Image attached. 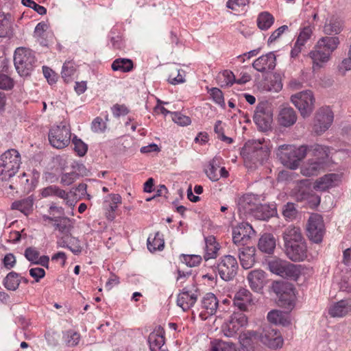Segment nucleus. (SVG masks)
Returning a JSON list of instances; mask_svg holds the SVG:
<instances>
[{"instance_id":"f257e3e1","label":"nucleus","mask_w":351,"mask_h":351,"mask_svg":"<svg viewBox=\"0 0 351 351\" xmlns=\"http://www.w3.org/2000/svg\"><path fill=\"white\" fill-rule=\"evenodd\" d=\"M306 146L295 147L293 145H282L278 147L277 156L280 162L290 169H296L306 157Z\"/></svg>"},{"instance_id":"f03ea898","label":"nucleus","mask_w":351,"mask_h":351,"mask_svg":"<svg viewBox=\"0 0 351 351\" xmlns=\"http://www.w3.org/2000/svg\"><path fill=\"white\" fill-rule=\"evenodd\" d=\"M21 155L14 149L5 151L0 156V180H8L19 171L21 163Z\"/></svg>"},{"instance_id":"7ed1b4c3","label":"nucleus","mask_w":351,"mask_h":351,"mask_svg":"<svg viewBox=\"0 0 351 351\" xmlns=\"http://www.w3.org/2000/svg\"><path fill=\"white\" fill-rule=\"evenodd\" d=\"M35 62L34 53L30 49L19 47L15 50L14 63L15 69L20 76H28L33 71Z\"/></svg>"},{"instance_id":"20e7f679","label":"nucleus","mask_w":351,"mask_h":351,"mask_svg":"<svg viewBox=\"0 0 351 351\" xmlns=\"http://www.w3.org/2000/svg\"><path fill=\"white\" fill-rule=\"evenodd\" d=\"M291 101L303 118L308 117L314 110L315 99L311 90H306L295 93L291 95Z\"/></svg>"},{"instance_id":"39448f33","label":"nucleus","mask_w":351,"mask_h":351,"mask_svg":"<svg viewBox=\"0 0 351 351\" xmlns=\"http://www.w3.org/2000/svg\"><path fill=\"white\" fill-rule=\"evenodd\" d=\"M71 129L64 123L52 127L49 132V141L50 144L57 149H62L66 147L71 141Z\"/></svg>"},{"instance_id":"423d86ee","label":"nucleus","mask_w":351,"mask_h":351,"mask_svg":"<svg viewBox=\"0 0 351 351\" xmlns=\"http://www.w3.org/2000/svg\"><path fill=\"white\" fill-rule=\"evenodd\" d=\"M254 121L261 130H268L273 122V108L271 104L267 101L259 103L254 112Z\"/></svg>"},{"instance_id":"0eeeda50","label":"nucleus","mask_w":351,"mask_h":351,"mask_svg":"<svg viewBox=\"0 0 351 351\" xmlns=\"http://www.w3.org/2000/svg\"><path fill=\"white\" fill-rule=\"evenodd\" d=\"M269 269L271 272L282 278H289L296 280L300 271L296 265L281 259H274L269 262Z\"/></svg>"},{"instance_id":"6e6552de","label":"nucleus","mask_w":351,"mask_h":351,"mask_svg":"<svg viewBox=\"0 0 351 351\" xmlns=\"http://www.w3.org/2000/svg\"><path fill=\"white\" fill-rule=\"evenodd\" d=\"M334 115L328 106L319 108L315 114L313 131L317 135H321L329 129L333 122Z\"/></svg>"},{"instance_id":"1a4fd4ad","label":"nucleus","mask_w":351,"mask_h":351,"mask_svg":"<svg viewBox=\"0 0 351 351\" xmlns=\"http://www.w3.org/2000/svg\"><path fill=\"white\" fill-rule=\"evenodd\" d=\"M239 265L236 258L226 255L220 258L217 269L221 279L225 281L232 280L237 274Z\"/></svg>"},{"instance_id":"9d476101","label":"nucleus","mask_w":351,"mask_h":351,"mask_svg":"<svg viewBox=\"0 0 351 351\" xmlns=\"http://www.w3.org/2000/svg\"><path fill=\"white\" fill-rule=\"evenodd\" d=\"M247 317L242 311L234 312L223 324L221 330L227 337H234L239 330L247 324Z\"/></svg>"},{"instance_id":"9b49d317","label":"nucleus","mask_w":351,"mask_h":351,"mask_svg":"<svg viewBox=\"0 0 351 351\" xmlns=\"http://www.w3.org/2000/svg\"><path fill=\"white\" fill-rule=\"evenodd\" d=\"M307 235L313 242L319 243L322 241L325 233L324 221L319 214H312L306 225Z\"/></svg>"},{"instance_id":"f8f14e48","label":"nucleus","mask_w":351,"mask_h":351,"mask_svg":"<svg viewBox=\"0 0 351 351\" xmlns=\"http://www.w3.org/2000/svg\"><path fill=\"white\" fill-rule=\"evenodd\" d=\"M272 290L276 293L282 305L291 306L295 300L294 288L292 285L281 282H274Z\"/></svg>"},{"instance_id":"ddd939ff","label":"nucleus","mask_w":351,"mask_h":351,"mask_svg":"<svg viewBox=\"0 0 351 351\" xmlns=\"http://www.w3.org/2000/svg\"><path fill=\"white\" fill-rule=\"evenodd\" d=\"M260 341L267 346L276 349L283 345V339L280 332L274 327L265 325L259 333Z\"/></svg>"},{"instance_id":"4468645a","label":"nucleus","mask_w":351,"mask_h":351,"mask_svg":"<svg viewBox=\"0 0 351 351\" xmlns=\"http://www.w3.org/2000/svg\"><path fill=\"white\" fill-rule=\"evenodd\" d=\"M247 149L248 153L247 156L245 159V162H247V160H250L254 164L257 162L262 163L269 155L268 147L266 145L263 146L262 142L260 140L254 141L252 146H247Z\"/></svg>"},{"instance_id":"2eb2a0df","label":"nucleus","mask_w":351,"mask_h":351,"mask_svg":"<svg viewBox=\"0 0 351 351\" xmlns=\"http://www.w3.org/2000/svg\"><path fill=\"white\" fill-rule=\"evenodd\" d=\"M254 231L249 223H241L232 230V241L238 247H245Z\"/></svg>"},{"instance_id":"dca6fc26","label":"nucleus","mask_w":351,"mask_h":351,"mask_svg":"<svg viewBox=\"0 0 351 351\" xmlns=\"http://www.w3.org/2000/svg\"><path fill=\"white\" fill-rule=\"evenodd\" d=\"M44 222H54L53 226L62 236H71V232L73 228V220L66 217H49L42 216Z\"/></svg>"},{"instance_id":"f3484780","label":"nucleus","mask_w":351,"mask_h":351,"mask_svg":"<svg viewBox=\"0 0 351 351\" xmlns=\"http://www.w3.org/2000/svg\"><path fill=\"white\" fill-rule=\"evenodd\" d=\"M285 247L287 257L293 261H302L307 257V247L304 241Z\"/></svg>"},{"instance_id":"a211bd4d","label":"nucleus","mask_w":351,"mask_h":351,"mask_svg":"<svg viewBox=\"0 0 351 351\" xmlns=\"http://www.w3.org/2000/svg\"><path fill=\"white\" fill-rule=\"evenodd\" d=\"M252 66L261 73L273 70L276 66V56L273 52L261 56L254 61Z\"/></svg>"},{"instance_id":"6ab92c4d","label":"nucleus","mask_w":351,"mask_h":351,"mask_svg":"<svg viewBox=\"0 0 351 351\" xmlns=\"http://www.w3.org/2000/svg\"><path fill=\"white\" fill-rule=\"evenodd\" d=\"M238 256L240 263L244 269H248L254 265L256 248L254 247H238Z\"/></svg>"},{"instance_id":"aec40b11","label":"nucleus","mask_w":351,"mask_h":351,"mask_svg":"<svg viewBox=\"0 0 351 351\" xmlns=\"http://www.w3.org/2000/svg\"><path fill=\"white\" fill-rule=\"evenodd\" d=\"M237 202L239 210L243 214H247L256 208L259 204V199L257 195L245 194L239 197Z\"/></svg>"},{"instance_id":"412c9836","label":"nucleus","mask_w":351,"mask_h":351,"mask_svg":"<svg viewBox=\"0 0 351 351\" xmlns=\"http://www.w3.org/2000/svg\"><path fill=\"white\" fill-rule=\"evenodd\" d=\"M295 199L298 202H305L311 208H315L320 203V197L310 188L300 189L295 193Z\"/></svg>"},{"instance_id":"4be33fe9","label":"nucleus","mask_w":351,"mask_h":351,"mask_svg":"<svg viewBox=\"0 0 351 351\" xmlns=\"http://www.w3.org/2000/svg\"><path fill=\"white\" fill-rule=\"evenodd\" d=\"M197 299V294L196 291H188L184 289L178 295L177 304L184 311H186L195 304Z\"/></svg>"},{"instance_id":"5701e85b","label":"nucleus","mask_w":351,"mask_h":351,"mask_svg":"<svg viewBox=\"0 0 351 351\" xmlns=\"http://www.w3.org/2000/svg\"><path fill=\"white\" fill-rule=\"evenodd\" d=\"M121 197L119 194L111 193L107 195L104 202V207L106 210V217L112 221L115 218L114 212L118 205L121 204Z\"/></svg>"},{"instance_id":"b1692460","label":"nucleus","mask_w":351,"mask_h":351,"mask_svg":"<svg viewBox=\"0 0 351 351\" xmlns=\"http://www.w3.org/2000/svg\"><path fill=\"white\" fill-rule=\"evenodd\" d=\"M297 114L290 106L282 107L278 113V122L283 127H290L297 121Z\"/></svg>"},{"instance_id":"393cba45","label":"nucleus","mask_w":351,"mask_h":351,"mask_svg":"<svg viewBox=\"0 0 351 351\" xmlns=\"http://www.w3.org/2000/svg\"><path fill=\"white\" fill-rule=\"evenodd\" d=\"M252 302V295L249 290L241 288L234 295V304L241 311L247 310V307Z\"/></svg>"},{"instance_id":"a878e982","label":"nucleus","mask_w":351,"mask_h":351,"mask_svg":"<svg viewBox=\"0 0 351 351\" xmlns=\"http://www.w3.org/2000/svg\"><path fill=\"white\" fill-rule=\"evenodd\" d=\"M247 279L251 289L256 292H258L264 287L265 273L261 269H255L248 274Z\"/></svg>"},{"instance_id":"bb28decb","label":"nucleus","mask_w":351,"mask_h":351,"mask_svg":"<svg viewBox=\"0 0 351 351\" xmlns=\"http://www.w3.org/2000/svg\"><path fill=\"white\" fill-rule=\"evenodd\" d=\"M285 246L304 241L299 227L289 226L283 232Z\"/></svg>"},{"instance_id":"cd10ccee","label":"nucleus","mask_w":351,"mask_h":351,"mask_svg":"<svg viewBox=\"0 0 351 351\" xmlns=\"http://www.w3.org/2000/svg\"><path fill=\"white\" fill-rule=\"evenodd\" d=\"M329 314L333 317H341L351 313V300H341L329 308Z\"/></svg>"},{"instance_id":"c85d7f7f","label":"nucleus","mask_w":351,"mask_h":351,"mask_svg":"<svg viewBox=\"0 0 351 351\" xmlns=\"http://www.w3.org/2000/svg\"><path fill=\"white\" fill-rule=\"evenodd\" d=\"M309 57L313 61V67L315 69L320 68L324 63L328 62L331 55L324 49L318 48L316 43L313 49L309 53Z\"/></svg>"},{"instance_id":"c756f323","label":"nucleus","mask_w":351,"mask_h":351,"mask_svg":"<svg viewBox=\"0 0 351 351\" xmlns=\"http://www.w3.org/2000/svg\"><path fill=\"white\" fill-rule=\"evenodd\" d=\"M316 43L318 48L322 49L332 55L340 45V40L336 36H330L326 35L321 37Z\"/></svg>"},{"instance_id":"7c9ffc66","label":"nucleus","mask_w":351,"mask_h":351,"mask_svg":"<svg viewBox=\"0 0 351 351\" xmlns=\"http://www.w3.org/2000/svg\"><path fill=\"white\" fill-rule=\"evenodd\" d=\"M325 166L324 161L309 159L302 167L301 173L308 177L317 176L324 169Z\"/></svg>"},{"instance_id":"2f4dec72","label":"nucleus","mask_w":351,"mask_h":351,"mask_svg":"<svg viewBox=\"0 0 351 351\" xmlns=\"http://www.w3.org/2000/svg\"><path fill=\"white\" fill-rule=\"evenodd\" d=\"M340 181L338 174L330 173L318 179L314 186V189L319 191H326L328 189L337 185Z\"/></svg>"},{"instance_id":"473e14b6","label":"nucleus","mask_w":351,"mask_h":351,"mask_svg":"<svg viewBox=\"0 0 351 351\" xmlns=\"http://www.w3.org/2000/svg\"><path fill=\"white\" fill-rule=\"evenodd\" d=\"M220 249V246L217 243L216 239L214 237L210 236L205 239V253L204 258L206 261L209 259L215 258L218 255V251Z\"/></svg>"},{"instance_id":"72a5a7b5","label":"nucleus","mask_w":351,"mask_h":351,"mask_svg":"<svg viewBox=\"0 0 351 351\" xmlns=\"http://www.w3.org/2000/svg\"><path fill=\"white\" fill-rule=\"evenodd\" d=\"M258 247L261 251L271 254L276 247V239L271 234L265 233L259 239Z\"/></svg>"},{"instance_id":"f704fd0d","label":"nucleus","mask_w":351,"mask_h":351,"mask_svg":"<svg viewBox=\"0 0 351 351\" xmlns=\"http://www.w3.org/2000/svg\"><path fill=\"white\" fill-rule=\"evenodd\" d=\"M267 319L271 323L280 324L283 326H287L290 324L289 314L278 310H273L269 312Z\"/></svg>"},{"instance_id":"c9c22d12","label":"nucleus","mask_w":351,"mask_h":351,"mask_svg":"<svg viewBox=\"0 0 351 351\" xmlns=\"http://www.w3.org/2000/svg\"><path fill=\"white\" fill-rule=\"evenodd\" d=\"M151 351H168L165 346V338L161 333L152 332L148 337Z\"/></svg>"},{"instance_id":"e433bc0d","label":"nucleus","mask_w":351,"mask_h":351,"mask_svg":"<svg viewBox=\"0 0 351 351\" xmlns=\"http://www.w3.org/2000/svg\"><path fill=\"white\" fill-rule=\"evenodd\" d=\"M342 29L343 25L341 21L335 17L326 21L323 27V32L327 36L337 35L341 32Z\"/></svg>"},{"instance_id":"4c0bfd02","label":"nucleus","mask_w":351,"mask_h":351,"mask_svg":"<svg viewBox=\"0 0 351 351\" xmlns=\"http://www.w3.org/2000/svg\"><path fill=\"white\" fill-rule=\"evenodd\" d=\"M202 306L208 315H213L218 307V300L212 293H206L202 300Z\"/></svg>"},{"instance_id":"58836bf2","label":"nucleus","mask_w":351,"mask_h":351,"mask_svg":"<svg viewBox=\"0 0 351 351\" xmlns=\"http://www.w3.org/2000/svg\"><path fill=\"white\" fill-rule=\"evenodd\" d=\"M239 339L242 347L247 348L251 346L254 341L260 340L259 333L254 330H247L239 335Z\"/></svg>"},{"instance_id":"ea45409f","label":"nucleus","mask_w":351,"mask_h":351,"mask_svg":"<svg viewBox=\"0 0 351 351\" xmlns=\"http://www.w3.org/2000/svg\"><path fill=\"white\" fill-rule=\"evenodd\" d=\"M164 245L162 235L159 232H157L153 237L150 235L147 239V248L152 252L162 250L164 248Z\"/></svg>"},{"instance_id":"a19ab883","label":"nucleus","mask_w":351,"mask_h":351,"mask_svg":"<svg viewBox=\"0 0 351 351\" xmlns=\"http://www.w3.org/2000/svg\"><path fill=\"white\" fill-rule=\"evenodd\" d=\"M111 67L113 71L126 73L132 70L133 62L130 59L118 58L113 61Z\"/></svg>"},{"instance_id":"79ce46f5","label":"nucleus","mask_w":351,"mask_h":351,"mask_svg":"<svg viewBox=\"0 0 351 351\" xmlns=\"http://www.w3.org/2000/svg\"><path fill=\"white\" fill-rule=\"evenodd\" d=\"M312 151L315 157L314 159L324 161L326 165L330 154L329 147L321 145H315L312 147Z\"/></svg>"},{"instance_id":"37998d69","label":"nucleus","mask_w":351,"mask_h":351,"mask_svg":"<svg viewBox=\"0 0 351 351\" xmlns=\"http://www.w3.org/2000/svg\"><path fill=\"white\" fill-rule=\"evenodd\" d=\"M20 278L18 274L14 271L10 272L3 280L5 287L11 291H15L20 285Z\"/></svg>"},{"instance_id":"c03bdc74","label":"nucleus","mask_w":351,"mask_h":351,"mask_svg":"<svg viewBox=\"0 0 351 351\" xmlns=\"http://www.w3.org/2000/svg\"><path fill=\"white\" fill-rule=\"evenodd\" d=\"M33 204V199L31 197H27L22 200L13 202L12 204V208L19 210L25 215H27L29 211L32 209Z\"/></svg>"},{"instance_id":"a18cd8bd","label":"nucleus","mask_w":351,"mask_h":351,"mask_svg":"<svg viewBox=\"0 0 351 351\" xmlns=\"http://www.w3.org/2000/svg\"><path fill=\"white\" fill-rule=\"evenodd\" d=\"M273 16L267 12L261 13L257 19L258 27L262 30L269 29L274 23Z\"/></svg>"},{"instance_id":"49530a36","label":"nucleus","mask_w":351,"mask_h":351,"mask_svg":"<svg viewBox=\"0 0 351 351\" xmlns=\"http://www.w3.org/2000/svg\"><path fill=\"white\" fill-rule=\"evenodd\" d=\"M43 197L57 196L58 197H66V192L56 185H51L43 189L40 191Z\"/></svg>"},{"instance_id":"de8ad7c7","label":"nucleus","mask_w":351,"mask_h":351,"mask_svg":"<svg viewBox=\"0 0 351 351\" xmlns=\"http://www.w3.org/2000/svg\"><path fill=\"white\" fill-rule=\"evenodd\" d=\"M217 79L221 86H231L236 82L234 73L229 70H225L219 74Z\"/></svg>"},{"instance_id":"09e8293b","label":"nucleus","mask_w":351,"mask_h":351,"mask_svg":"<svg viewBox=\"0 0 351 351\" xmlns=\"http://www.w3.org/2000/svg\"><path fill=\"white\" fill-rule=\"evenodd\" d=\"M212 350L213 351H237L234 343L221 340H216L213 342Z\"/></svg>"},{"instance_id":"8fccbe9b","label":"nucleus","mask_w":351,"mask_h":351,"mask_svg":"<svg viewBox=\"0 0 351 351\" xmlns=\"http://www.w3.org/2000/svg\"><path fill=\"white\" fill-rule=\"evenodd\" d=\"M314 27L311 25H306L301 28L296 42L303 45L309 40L313 34Z\"/></svg>"},{"instance_id":"3c124183","label":"nucleus","mask_w":351,"mask_h":351,"mask_svg":"<svg viewBox=\"0 0 351 351\" xmlns=\"http://www.w3.org/2000/svg\"><path fill=\"white\" fill-rule=\"evenodd\" d=\"M219 165L215 159H213L208 165V168L206 170V173L208 178L212 181H217L219 180L220 176L217 173Z\"/></svg>"},{"instance_id":"603ef678","label":"nucleus","mask_w":351,"mask_h":351,"mask_svg":"<svg viewBox=\"0 0 351 351\" xmlns=\"http://www.w3.org/2000/svg\"><path fill=\"white\" fill-rule=\"evenodd\" d=\"M181 261L190 267L198 265L202 261V257L199 255L195 254H182Z\"/></svg>"},{"instance_id":"864d4df0","label":"nucleus","mask_w":351,"mask_h":351,"mask_svg":"<svg viewBox=\"0 0 351 351\" xmlns=\"http://www.w3.org/2000/svg\"><path fill=\"white\" fill-rule=\"evenodd\" d=\"M75 69L74 64L71 62H65L63 64L62 70V77L64 82H69L71 80L72 75L75 73Z\"/></svg>"},{"instance_id":"5fc2aeb1","label":"nucleus","mask_w":351,"mask_h":351,"mask_svg":"<svg viewBox=\"0 0 351 351\" xmlns=\"http://www.w3.org/2000/svg\"><path fill=\"white\" fill-rule=\"evenodd\" d=\"M282 215L287 220H293L297 215V210L293 203H287L284 206Z\"/></svg>"},{"instance_id":"6e6d98bb","label":"nucleus","mask_w":351,"mask_h":351,"mask_svg":"<svg viewBox=\"0 0 351 351\" xmlns=\"http://www.w3.org/2000/svg\"><path fill=\"white\" fill-rule=\"evenodd\" d=\"M72 143L74 145V150L80 156H83L87 152V145L81 140L74 136Z\"/></svg>"},{"instance_id":"4d7b16f0","label":"nucleus","mask_w":351,"mask_h":351,"mask_svg":"<svg viewBox=\"0 0 351 351\" xmlns=\"http://www.w3.org/2000/svg\"><path fill=\"white\" fill-rule=\"evenodd\" d=\"M171 118L176 123L181 126L189 125L191 122V119L189 117L183 115L179 112L171 113Z\"/></svg>"},{"instance_id":"13d9d810","label":"nucleus","mask_w":351,"mask_h":351,"mask_svg":"<svg viewBox=\"0 0 351 351\" xmlns=\"http://www.w3.org/2000/svg\"><path fill=\"white\" fill-rule=\"evenodd\" d=\"M221 123L222 122L221 121H217L215 123L214 128L215 132L217 134L218 138H220L221 141H225L229 144L232 143V139L230 137L225 136L223 132V128L221 126Z\"/></svg>"},{"instance_id":"bf43d9fd","label":"nucleus","mask_w":351,"mask_h":351,"mask_svg":"<svg viewBox=\"0 0 351 351\" xmlns=\"http://www.w3.org/2000/svg\"><path fill=\"white\" fill-rule=\"evenodd\" d=\"M68 249L75 255H78L81 253L82 247L77 238L71 237L68 241Z\"/></svg>"},{"instance_id":"052dcab7","label":"nucleus","mask_w":351,"mask_h":351,"mask_svg":"<svg viewBox=\"0 0 351 351\" xmlns=\"http://www.w3.org/2000/svg\"><path fill=\"white\" fill-rule=\"evenodd\" d=\"M77 177L78 174L75 171L65 173L61 176L60 182L64 186H69L73 183Z\"/></svg>"},{"instance_id":"680f3d73","label":"nucleus","mask_w":351,"mask_h":351,"mask_svg":"<svg viewBox=\"0 0 351 351\" xmlns=\"http://www.w3.org/2000/svg\"><path fill=\"white\" fill-rule=\"evenodd\" d=\"M14 86V82L8 75L0 73V89L10 90Z\"/></svg>"},{"instance_id":"e2e57ef3","label":"nucleus","mask_w":351,"mask_h":351,"mask_svg":"<svg viewBox=\"0 0 351 351\" xmlns=\"http://www.w3.org/2000/svg\"><path fill=\"white\" fill-rule=\"evenodd\" d=\"M80 339L79 333L73 331L66 332V343L68 346H75L78 344Z\"/></svg>"},{"instance_id":"0e129e2a","label":"nucleus","mask_w":351,"mask_h":351,"mask_svg":"<svg viewBox=\"0 0 351 351\" xmlns=\"http://www.w3.org/2000/svg\"><path fill=\"white\" fill-rule=\"evenodd\" d=\"M210 95L213 101L219 104L224 105V99L221 90L218 88H212L210 91Z\"/></svg>"},{"instance_id":"69168bd1","label":"nucleus","mask_w":351,"mask_h":351,"mask_svg":"<svg viewBox=\"0 0 351 351\" xmlns=\"http://www.w3.org/2000/svg\"><path fill=\"white\" fill-rule=\"evenodd\" d=\"M3 267L7 269H11L13 268L16 263V259L15 256L12 253H8L5 255L2 259Z\"/></svg>"},{"instance_id":"338daca9","label":"nucleus","mask_w":351,"mask_h":351,"mask_svg":"<svg viewBox=\"0 0 351 351\" xmlns=\"http://www.w3.org/2000/svg\"><path fill=\"white\" fill-rule=\"evenodd\" d=\"M351 71V58H344L338 66V71L341 75H345L347 71Z\"/></svg>"},{"instance_id":"774afa93","label":"nucleus","mask_w":351,"mask_h":351,"mask_svg":"<svg viewBox=\"0 0 351 351\" xmlns=\"http://www.w3.org/2000/svg\"><path fill=\"white\" fill-rule=\"evenodd\" d=\"M340 289L351 293V274L343 276L340 282Z\"/></svg>"}]
</instances>
